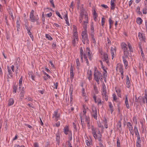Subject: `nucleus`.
<instances>
[{
	"instance_id": "obj_1",
	"label": "nucleus",
	"mask_w": 147,
	"mask_h": 147,
	"mask_svg": "<svg viewBox=\"0 0 147 147\" xmlns=\"http://www.w3.org/2000/svg\"><path fill=\"white\" fill-rule=\"evenodd\" d=\"M82 41L84 44L85 43V42L88 44H89V40L88 37L87 35L86 32L85 31H83L82 33Z\"/></svg>"
},
{
	"instance_id": "obj_2",
	"label": "nucleus",
	"mask_w": 147,
	"mask_h": 147,
	"mask_svg": "<svg viewBox=\"0 0 147 147\" xmlns=\"http://www.w3.org/2000/svg\"><path fill=\"white\" fill-rule=\"evenodd\" d=\"M92 112L91 113L92 116L95 119H97V114L96 107L95 106H93L92 107Z\"/></svg>"
},
{
	"instance_id": "obj_3",
	"label": "nucleus",
	"mask_w": 147,
	"mask_h": 147,
	"mask_svg": "<svg viewBox=\"0 0 147 147\" xmlns=\"http://www.w3.org/2000/svg\"><path fill=\"white\" fill-rule=\"evenodd\" d=\"M80 16L82 17L83 19H84V21H88V14L84 12L83 11H81Z\"/></svg>"
},
{
	"instance_id": "obj_4",
	"label": "nucleus",
	"mask_w": 147,
	"mask_h": 147,
	"mask_svg": "<svg viewBox=\"0 0 147 147\" xmlns=\"http://www.w3.org/2000/svg\"><path fill=\"white\" fill-rule=\"evenodd\" d=\"M94 76L95 80L99 84V78L101 76V73L98 71L96 72H94Z\"/></svg>"
},
{
	"instance_id": "obj_5",
	"label": "nucleus",
	"mask_w": 147,
	"mask_h": 147,
	"mask_svg": "<svg viewBox=\"0 0 147 147\" xmlns=\"http://www.w3.org/2000/svg\"><path fill=\"white\" fill-rule=\"evenodd\" d=\"M93 136L95 139H97V140L99 141H101L102 135L99 130H98V133L97 134H95V135Z\"/></svg>"
},
{
	"instance_id": "obj_6",
	"label": "nucleus",
	"mask_w": 147,
	"mask_h": 147,
	"mask_svg": "<svg viewBox=\"0 0 147 147\" xmlns=\"http://www.w3.org/2000/svg\"><path fill=\"white\" fill-rule=\"evenodd\" d=\"M38 18H37V17H35L34 15V14H30V20L31 21V22H34L36 21V22H38Z\"/></svg>"
},
{
	"instance_id": "obj_7",
	"label": "nucleus",
	"mask_w": 147,
	"mask_h": 147,
	"mask_svg": "<svg viewBox=\"0 0 147 147\" xmlns=\"http://www.w3.org/2000/svg\"><path fill=\"white\" fill-rule=\"evenodd\" d=\"M59 117V114H58V111H54V113L53 115V118L56 121H57Z\"/></svg>"
},
{
	"instance_id": "obj_8",
	"label": "nucleus",
	"mask_w": 147,
	"mask_h": 147,
	"mask_svg": "<svg viewBox=\"0 0 147 147\" xmlns=\"http://www.w3.org/2000/svg\"><path fill=\"white\" fill-rule=\"evenodd\" d=\"M104 59L103 61H105L107 64L109 65V61L108 57L107 54L106 53H104Z\"/></svg>"
},
{
	"instance_id": "obj_9",
	"label": "nucleus",
	"mask_w": 147,
	"mask_h": 147,
	"mask_svg": "<svg viewBox=\"0 0 147 147\" xmlns=\"http://www.w3.org/2000/svg\"><path fill=\"white\" fill-rule=\"evenodd\" d=\"M138 99H139V102L140 105H142L143 104L145 103V96L144 97H142L141 96H140L138 98Z\"/></svg>"
},
{
	"instance_id": "obj_10",
	"label": "nucleus",
	"mask_w": 147,
	"mask_h": 147,
	"mask_svg": "<svg viewBox=\"0 0 147 147\" xmlns=\"http://www.w3.org/2000/svg\"><path fill=\"white\" fill-rule=\"evenodd\" d=\"M127 126L128 127L130 131V133L132 135H133L134 132L131 124L130 122H128L127 123Z\"/></svg>"
},
{
	"instance_id": "obj_11",
	"label": "nucleus",
	"mask_w": 147,
	"mask_h": 147,
	"mask_svg": "<svg viewBox=\"0 0 147 147\" xmlns=\"http://www.w3.org/2000/svg\"><path fill=\"white\" fill-rule=\"evenodd\" d=\"M111 53L112 55V59L114 57L115 54L114 53L115 52L116 48L115 47H111Z\"/></svg>"
},
{
	"instance_id": "obj_12",
	"label": "nucleus",
	"mask_w": 147,
	"mask_h": 147,
	"mask_svg": "<svg viewBox=\"0 0 147 147\" xmlns=\"http://www.w3.org/2000/svg\"><path fill=\"white\" fill-rule=\"evenodd\" d=\"M73 67L72 65H71L70 67V78L71 79H73L74 78V74L73 73Z\"/></svg>"
},
{
	"instance_id": "obj_13",
	"label": "nucleus",
	"mask_w": 147,
	"mask_h": 147,
	"mask_svg": "<svg viewBox=\"0 0 147 147\" xmlns=\"http://www.w3.org/2000/svg\"><path fill=\"white\" fill-rule=\"evenodd\" d=\"M134 131L135 135L136 136L137 138H140L139 134L138 131V130L136 126H135L134 127Z\"/></svg>"
},
{
	"instance_id": "obj_14",
	"label": "nucleus",
	"mask_w": 147,
	"mask_h": 147,
	"mask_svg": "<svg viewBox=\"0 0 147 147\" xmlns=\"http://www.w3.org/2000/svg\"><path fill=\"white\" fill-rule=\"evenodd\" d=\"M87 74L88 75V78L89 80L92 78V71L90 70H88L87 71Z\"/></svg>"
},
{
	"instance_id": "obj_15",
	"label": "nucleus",
	"mask_w": 147,
	"mask_h": 147,
	"mask_svg": "<svg viewBox=\"0 0 147 147\" xmlns=\"http://www.w3.org/2000/svg\"><path fill=\"white\" fill-rule=\"evenodd\" d=\"M67 13V12H66ZM63 18L65 19V22L66 24L68 26H69L70 24L69 23V22L68 21V18L67 16V13L65 14V15L63 16Z\"/></svg>"
},
{
	"instance_id": "obj_16",
	"label": "nucleus",
	"mask_w": 147,
	"mask_h": 147,
	"mask_svg": "<svg viewBox=\"0 0 147 147\" xmlns=\"http://www.w3.org/2000/svg\"><path fill=\"white\" fill-rule=\"evenodd\" d=\"M126 84L127 85V87L129 88L130 86V82L128 76L127 75L126 76Z\"/></svg>"
},
{
	"instance_id": "obj_17",
	"label": "nucleus",
	"mask_w": 147,
	"mask_h": 147,
	"mask_svg": "<svg viewBox=\"0 0 147 147\" xmlns=\"http://www.w3.org/2000/svg\"><path fill=\"white\" fill-rule=\"evenodd\" d=\"M123 50L124 54L125 57H127L128 54L127 48V47L123 49Z\"/></svg>"
},
{
	"instance_id": "obj_18",
	"label": "nucleus",
	"mask_w": 147,
	"mask_h": 147,
	"mask_svg": "<svg viewBox=\"0 0 147 147\" xmlns=\"http://www.w3.org/2000/svg\"><path fill=\"white\" fill-rule=\"evenodd\" d=\"M88 23V21H83V27L84 29V31H86V32L87 29V24Z\"/></svg>"
},
{
	"instance_id": "obj_19",
	"label": "nucleus",
	"mask_w": 147,
	"mask_h": 147,
	"mask_svg": "<svg viewBox=\"0 0 147 147\" xmlns=\"http://www.w3.org/2000/svg\"><path fill=\"white\" fill-rule=\"evenodd\" d=\"M115 1V0H111V9H113L115 8V4L114 3V2Z\"/></svg>"
},
{
	"instance_id": "obj_20",
	"label": "nucleus",
	"mask_w": 147,
	"mask_h": 147,
	"mask_svg": "<svg viewBox=\"0 0 147 147\" xmlns=\"http://www.w3.org/2000/svg\"><path fill=\"white\" fill-rule=\"evenodd\" d=\"M125 104L126 105V107L127 108L129 109V102L127 99V96H125Z\"/></svg>"
},
{
	"instance_id": "obj_21",
	"label": "nucleus",
	"mask_w": 147,
	"mask_h": 147,
	"mask_svg": "<svg viewBox=\"0 0 147 147\" xmlns=\"http://www.w3.org/2000/svg\"><path fill=\"white\" fill-rule=\"evenodd\" d=\"M70 101L71 102L73 99V89L72 88H71V86L70 88Z\"/></svg>"
},
{
	"instance_id": "obj_22",
	"label": "nucleus",
	"mask_w": 147,
	"mask_h": 147,
	"mask_svg": "<svg viewBox=\"0 0 147 147\" xmlns=\"http://www.w3.org/2000/svg\"><path fill=\"white\" fill-rule=\"evenodd\" d=\"M109 105L110 110L111 111V114H112L113 111V105L111 102H109Z\"/></svg>"
},
{
	"instance_id": "obj_23",
	"label": "nucleus",
	"mask_w": 147,
	"mask_h": 147,
	"mask_svg": "<svg viewBox=\"0 0 147 147\" xmlns=\"http://www.w3.org/2000/svg\"><path fill=\"white\" fill-rule=\"evenodd\" d=\"M56 140L58 143L59 142L60 140V134L58 132L56 134Z\"/></svg>"
},
{
	"instance_id": "obj_24",
	"label": "nucleus",
	"mask_w": 147,
	"mask_h": 147,
	"mask_svg": "<svg viewBox=\"0 0 147 147\" xmlns=\"http://www.w3.org/2000/svg\"><path fill=\"white\" fill-rule=\"evenodd\" d=\"M141 142V141L140 140V138H137V142H136V147H140Z\"/></svg>"
},
{
	"instance_id": "obj_25",
	"label": "nucleus",
	"mask_w": 147,
	"mask_h": 147,
	"mask_svg": "<svg viewBox=\"0 0 147 147\" xmlns=\"http://www.w3.org/2000/svg\"><path fill=\"white\" fill-rule=\"evenodd\" d=\"M73 37L74 39L76 40L77 42H78V34L76 33H74L73 34Z\"/></svg>"
},
{
	"instance_id": "obj_26",
	"label": "nucleus",
	"mask_w": 147,
	"mask_h": 147,
	"mask_svg": "<svg viewBox=\"0 0 147 147\" xmlns=\"http://www.w3.org/2000/svg\"><path fill=\"white\" fill-rule=\"evenodd\" d=\"M138 36L140 40H141L144 41V38L143 37L142 34L140 32H139L138 34Z\"/></svg>"
},
{
	"instance_id": "obj_27",
	"label": "nucleus",
	"mask_w": 147,
	"mask_h": 147,
	"mask_svg": "<svg viewBox=\"0 0 147 147\" xmlns=\"http://www.w3.org/2000/svg\"><path fill=\"white\" fill-rule=\"evenodd\" d=\"M69 132V128L67 126H66L64 129V132L65 134H67Z\"/></svg>"
},
{
	"instance_id": "obj_28",
	"label": "nucleus",
	"mask_w": 147,
	"mask_h": 147,
	"mask_svg": "<svg viewBox=\"0 0 147 147\" xmlns=\"http://www.w3.org/2000/svg\"><path fill=\"white\" fill-rule=\"evenodd\" d=\"M22 76L21 78L20 79L19 82V88L20 89L22 85Z\"/></svg>"
},
{
	"instance_id": "obj_29",
	"label": "nucleus",
	"mask_w": 147,
	"mask_h": 147,
	"mask_svg": "<svg viewBox=\"0 0 147 147\" xmlns=\"http://www.w3.org/2000/svg\"><path fill=\"white\" fill-rule=\"evenodd\" d=\"M20 22L19 20H17L16 22V27L17 28V31H18L20 27Z\"/></svg>"
},
{
	"instance_id": "obj_30",
	"label": "nucleus",
	"mask_w": 147,
	"mask_h": 147,
	"mask_svg": "<svg viewBox=\"0 0 147 147\" xmlns=\"http://www.w3.org/2000/svg\"><path fill=\"white\" fill-rule=\"evenodd\" d=\"M27 30L28 34L29 35L30 37L31 38L32 40H33V36L32 35L31 32H30V30Z\"/></svg>"
},
{
	"instance_id": "obj_31",
	"label": "nucleus",
	"mask_w": 147,
	"mask_h": 147,
	"mask_svg": "<svg viewBox=\"0 0 147 147\" xmlns=\"http://www.w3.org/2000/svg\"><path fill=\"white\" fill-rule=\"evenodd\" d=\"M14 100L13 98H10L9 101L8 105L11 106L13 105L14 103Z\"/></svg>"
},
{
	"instance_id": "obj_32",
	"label": "nucleus",
	"mask_w": 147,
	"mask_h": 147,
	"mask_svg": "<svg viewBox=\"0 0 147 147\" xmlns=\"http://www.w3.org/2000/svg\"><path fill=\"white\" fill-rule=\"evenodd\" d=\"M104 94H102L103 98L105 99L106 101H107L108 99V96L107 95L106 93H104Z\"/></svg>"
},
{
	"instance_id": "obj_33",
	"label": "nucleus",
	"mask_w": 147,
	"mask_h": 147,
	"mask_svg": "<svg viewBox=\"0 0 147 147\" xmlns=\"http://www.w3.org/2000/svg\"><path fill=\"white\" fill-rule=\"evenodd\" d=\"M122 58L124 65L125 67H127L128 64L127 61L126 59H125V57L123 56L122 57Z\"/></svg>"
},
{
	"instance_id": "obj_34",
	"label": "nucleus",
	"mask_w": 147,
	"mask_h": 147,
	"mask_svg": "<svg viewBox=\"0 0 147 147\" xmlns=\"http://www.w3.org/2000/svg\"><path fill=\"white\" fill-rule=\"evenodd\" d=\"M104 124L105 127L106 128H108V124H107V119L105 118V119L104 120Z\"/></svg>"
},
{
	"instance_id": "obj_35",
	"label": "nucleus",
	"mask_w": 147,
	"mask_h": 147,
	"mask_svg": "<svg viewBox=\"0 0 147 147\" xmlns=\"http://www.w3.org/2000/svg\"><path fill=\"white\" fill-rule=\"evenodd\" d=\"M76 63L77 66V68L78 69H79V67L80 65V62L79 60L78 59H76Z\"/></svg>"
},
{
	"instance_id": "obj_36",
	"label": "nucleus",
	"mask_w": 147,
	"mask_h": 147,
	"mask_svg": "<svg viewBox=\"0 0 147 147\" xmlns=\"http://www.w3.org/2000/svg\"><path fill=\"white\" fill-rule=\"evenodd\" d=\"M142 20V19L140 18H138L137 19L136 22L137 23L139 24H141Z\"/></svg>"
},
{
	"instance_id": "obj_37",
	"label": "nucleus",
	"mask_w": 147,
	"mask_h": 147,
	"mask_svg": "<svg viewBox=\"0 0 147 147\" xmlns=\"http://www.w3.org/2000/svg\"><path fill=\"white\" fill-rule=\"evenodd\" d=\"M91 38L92 40V42L94 44H96V42L95 40V39L94 38V35L93 34H91Z\"/></svg>"
},
{
	"instance_id": "obj_38",
	"label": "nucleus",
	"mask_w": 147,
	"mask_h": 147,
	"mask_svg": "<svg viewBox=\"0 0 147 147\" xmlns=\"http://www.w3.org/2000/svg\"><path fill=\"white\" fill-rule=\"evenodd\" d=\"M128 46L129 50V51L133 52V49H132L131 45H130L129 43H128Z\"/></svg>"
},
{
	"instance_id": "obj_39",
	"label": "nucleus",
	"mask_w": 147,
	"mask_h": 147,
	"mask_svg": "<svg viewBox=\"0 0 147 147\" xmlns=\"http://www.w3.org/2000/svg\"><path fill=\"white\" fill-rule=\"evenodd\" d=\"M102 94L103 93L104 94H105L104 93H106V88L105 85H104L102 87Z\"/></svg>"
},
{
	"instance_id": "obj_40",
	"label": "nucleus",
	"mask_w": 147,
	"mask_h": 147,
	"mask_svg": "<svg viewBox=\"0 0 147 147\" xmlns=\"http://www.w3.org/2000/svg\"><path fill=\"white\" fill-rule=\"evenodd\" d=\"M7 68L8 71V72L9 75H10L11 77H12V76L11 75V74H12V71H11V69L9 68V66H8L7 67Z\"/></svg>"
},
{
	"instance_id": "obj_41",
	"label": "nucleus",
	"mask_w": 147,
	"mask_h": 147,
	"mask_svg": "<svg viewBox=\"0 0 147 147\" xmlns=\"http://www.w3.org/2000/svg\"><path fill=\"white\" fill-rule=\"evenodd\" d=\"M126 46L127 45L125 43L123 42L122 43L121 45V47L122 49L126 48Z\"/></svg>"
},
{
	"instance_id": "obj_42",
	"label": "nucleus",
	"mask_w": 147,
	"mask_h": 147,
	"mask_svg": "<svg viewBox=\"0 0 147 147\" xmlns=\"http://www.w3.org/2000/svg\"><path fill=\"white\" fill-rule=\"evenodd\" d=\"M103 78L105 80V79H106L107 76V71L104 72L103 73Z\"/></svg>"
},
{
	"instance_id": "obj_43",
	"label": "nucleus",
	"mask_w": 147,
	"mask_h": 147,
	"mask_svg": "<svg viewBox=\"0 0 147 147\" xmlns=\"http://www.w3.org/2000/svg\"><path fill=\"white\" fill-rule=\"evenodd\" d=\"M92 134L93 135V136H94L96 133L94 128L92 126Z\"/></svg>"
},
{
	"instance_id": "obj_44",
	"label": "nucleus",
	"mask_w": 147,
	"mask_h": 147,
	"mask_svg": "<svg viewBox=\"0 0 147 147\" xmlns=\"http://www.w3.org/2000/svg\"><path fill=\"white\" fill-rule=\"evenodd\" d=\"M24 92H22L21 91V92L20 94V99H22L23 98L24 96Z\"/></svg>"
},
{
	"instance_id": "obj_45",
	"label": "nucleus",
	"mask_w": 147,
	"mask_h": 147,
	"mask_svg": "<svg viewBox=\"0 0 147 147\" xmlns=\"http://www.w3.org/2000/svg\"><path fill=\"white\" fill-rule=\"evenodd\" d=\"M46 37L47 38L48 40H51L53 39L52 38L51 36L48 34H46Z\"/></svg>"
},
{
	"instance_id": "obj_46",
	"label": "nucleus",
	"mask_w": 147,
	"mask_h": 147,
	"mask_svg": "<svg viewBox=\"0 0 147 147\" xmlns=\"http://www.w3.org/2000/svg\"><path fill=\"white\" fill-rule=\"evenodd\" d=\"M139 99H136L135 100V104L136 106L137 107H138L139 105L138 102H139Z\"/></svg>"
},
{
	"instance_id": "obj_47",
	"label": "nucleus",
	"mask_w": 147,
	"mask_h": 147,
	"mask_svg": "<svg viewBox=\"0 0 147 147\" xmlns=\"http://www.w3.org/2000/svg\"><path fill=\"white\" fill-rule=\"evenodd\" d=\"M119 71L121 74H123V70L122 67H121L119 68Z\"/></svg>"
},
{
	"instance_id": "obj_48",
	"label": "nucleus",
	"mask_w": 147,
	"mask_h": 147,
	"mask_svg": "<svg viewBox=\"0 0 147 147\" xmlns=\"http://www.w3.org/2000/svg\"><path fill=\"white\" fill-rule=\"evenodd\" d=\"M69 137H68V141H69L70 142V141H71L72 140V135L71 133H70L69 135Z\"/></svg>"
},
{
	"instance_id": "obj_49",
	"label": "nucleus",
	"mask_w": 147,
	"mask_h": 147,
	"mask_svg": "<svg viewBox=\"0 0 147 147\" xmlns=\"http://www.w3.org/2000/svg\"><path fill=\"white\" fill-rule=\"evenodd\" d=\"M105 19L103 17L102 18L101 25L103 27V26L104 25V24L105 22Z\"/></svg>"
},
{
	"instance_id": "obj_50",
	"label": "nucleus",
	"mask_w": 147,
	"mask_h": 147,
	"mask_svg": "<svg viewBox=\"0 0 147 147\" xmlns=\"http://www.w3.org/2000/svg\"><path fill=\"white\" fill-rule=\"evenodd\" d=\"M73 31L74 32V33H76L77 34L76 27L75 25L73 26Z\"/></svg>"
},
{
	"instance_id": "obj_51",
	"label": "nucleus",
	"mask_w": 147,
	"mask_h": 147,
	"mask_svg": "<svg viewBox=\"0 0 147 147\" xmlns=\"http://www.w3.org/2000/svg\"><path fill=\"white\" fill-rule=\"evenodd\" d=\"M117 147H120V141H119V138H118L117 139Z\"/></svg>"
},
{
	"instance_id": "obj_52",
	"label": "nucleus",
	"mask_w": 147,
	"mask_h": 147,
	"mask_svg": "<svg viewBox=\"0 0 147 147\" xmlns=\"http://www.w3.org/2000/svg\"><path fill=\"white\" fill-rule=\"evenodd\" d=\"M82 95L83 96H85L86 94L85 92V89L84 88H83L82 90Z\"/></svg>"
},
{
	"instance_id": "obj_53",
	"label": "nucleus",
	"mask_w": 147,
	"mask_h": 147,
	"mask_svg": "<svg viewBox=\"0 0 147 147\" xmlns=\"http://www.w3.org/2000/svg\"><path fill=\"white\" fill-rule=\"evenodd\" d=\"M94 30V26L93 25H91V34H93Z\"/></svg>"
},
{
	"instance_id": "obj_54",
	"label": "nucleus",
	"mask_w": 147,
	"mask_h": 147,
	"mask_svg": "<svg viewBox=\"0 0 147 147\" xmlns=\"http://www.w3.org/2000/svg\"><path fill=\"white\" fill-rule=\"evenodd\" d=\"M98 105H101V100L100 98H98L97 99Z\"/></svg>"
},
{
	"instance_id": "obj_55",
	"label": "nucleus",
	"mask_w": 147,
	"mask_h": 147,
	"mask_svg": "<svg viewBox=\"0 0 147 147\" xmlns=\"http://www.w3.org/2000/svg\"><path fill=\"white\" fill-rule=\"evenodd\" d=\"M55 12H56V14L57 15H58V16L60 18H61V19H62L63 18L62 17V16H61L60 15V13H59V12H58V11H55Z\"/></svg>"
},
{
	"instance_id": "obj_56",
	"label": "nucleus",
	"mask_w": 147,
	"mask_h": 147,
	"mask_svg": "<svg viewBox=\"0 0 147 147\" xmlns=\"http://www.w3.org/2000/svg\"><path fill=\"white\" fill-rule=\"evenodd\" d=\"M49 2L53 7H55L53 0H49Z\"/></svg>"
},
{
	"instance_id": "obj_57",
	"label": "nucleus",
	"mask_w": 147,
	"mask_h": 147,
	"mask_svg": "<svg viewBox=\"0 0 147 147\" xmlns=\"http://www.w3.org/2000/svg\"><path fill=\"white\" fill-rule=\"evenodd\" d=\"M89 57V58L90 60H91L92 59V58L91 57V55L90 52H88L87 53Z\"/></svg>"
},
{
	"instance_id": "obj_58",
	"label": "nucleus",
	"mask_w": 147,
	"mask_h": 147,
	"mask_svg": "<svg viewBox=\"0 0 147 147\" xmlns=\"http://www.w3.org/2000/svg\"><path fill=\"white\" fill-rule=\"evenodd\" d=\"M85 121L87 123L88 122H90V120L89 117H86L85 118Z\"/></svg>"
},
{
	"instance_id": "obj_59",
	"label": "nucleus",
	"mask_w": 147,
	"mask_h": 147,
	"mask_svg": "<svg viewBox=\"0 0 147 147\" xmlns=\"http://www.w3.org/2000/svg\"><path fill=\"white\" fill-rule=\"evenodd\" d=\"M147 10V8L146 7L145 8H144L143 9V14H146L147 13L146 12V10Z\"/></svg>"
},
{
	"instance_id": "obj_60",
	"label": "nucleus",
	"mask_w": 147,
	"mask_h": 147,
	"mask_svg": "<svg viewBox=\"0 0 147 147\" xmlns=\"http://www.w3.org/2000/svg\"><path fill=\"white\" fill-rule=\"evenodd\" d=\"M98 126L99 127H100L102 129H103L104 127L100 123H98Z\"/></svg>"
},
{
	"instance_id": "obj_61",
	"label": "nucleus",
	"mask_w": 147,
	"mask_h": 147,
	"mask_svg": "<svg viewBox=\"0 0 147 147\" xmlns=\"http://www.w3.org/2000/svg\"><path fill=\"white\" fill-rule=\"evenodd\" d=\"M109 25H111L113 23V22L111 18L109 19Z\"/></svg>"
},
{
	"instance_id": "obj_62",
	"label": "nucleus",
	"mask_w": 147,
	"mask_h": 147,
	"mask_svg": "<svg viewBox=\"0 0 147 147\" xmlns=\"http://www.w3.org/2000/svg\"><path fill=\"white\" fill-rule=\"evenodd\" d=\"M140 52H141V56L142 57V58L143 59H144V54L142 50H141Z\"/></svg>"
},
{
	"instance_id": "obj_63",
	"label": "nucleus",
	"mask_w": 147,
	"mask_h": 147,
	"mask_svg": "<svg viewBox=\"0 0 147 147\" xmlns=\"http://www.w3.org/2000/svg\"><path fill=\"white\" fill-rule=\"evenodd\" d=\"M113 100L115 101H116V100H117L116 95L115 94H113Z\"/></svg>"
},
{
	"instance_id": "obj_64",
	"label": "nucleus",
	"mask_w": 147,
	"mask_h": 147,
	"mask_svg": "<svg viewBox=\"0 0 147 147\" xmlns=\"http://www.w3.org/2000/svg\"><path fill=\"white\" fill-rule=\"evenodd\" d=\"M17 89V86H14L13 88V92L15 93L16 92V90Z\"/></svg>"
}]
</instances>
